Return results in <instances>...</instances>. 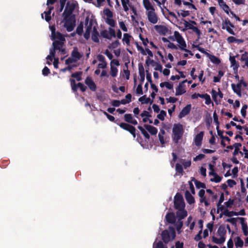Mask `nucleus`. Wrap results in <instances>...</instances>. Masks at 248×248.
I'll return each instance as SVG.
<instances>
[{
    "instance_id": "obj_63",
    "label": "nucleus",
    "mask_w": 248,
    "mask_h": 248,
    "mask_svg": "<svg viewBox=\"0 0 248 248\" xmlns=\"http://www.w3.org/2000/svg\"><path fill=\"white\" fill-rule=\"evenodd\" d=\"M199 39H198V37L197 39L195 41H194L192 43H191L192 46L193 48H197L200 46V43L199 42Z\"/></svg>"
},
{
    "instance_id": "obj_58",
    "label": "nucleus",
    "mask_w": 248,
    "mask_h": 248,
    "mask_svg": "<svg viewBox=\"0 0 248 248\" xmlns=\"http://www.w3.org/2000/svg\"><path fill=\"white\" fill-rule=\"evenodd\" d=\"M139 70L140 76L142 75V74H145L144 69L141 63H140L139 64Z\"/></svg>"
},
{
    "instance_id": "obj_5",
    "label": "nucleus",
    "mask_w": 248,
    "mask_h": 248,
    "mask_svg": "<svg viewBox=\"0 0 248 248\" xmlns=\"http://www.w3.org/2000/svg\"><path fill=\"white\" fill-rule=\"evenodd\" d=\"M227 231L225 227L221 225L218 228L217 234L216 236L212 237V241L217 244H222L224 243L226 240V235Z\"/></svg>"
},
{
    "instance_id": "obj_20",
    "label": "nucleus",
    "mask_w": 248,
    "mask_h": 248,
    "mask_svg": "<svg viewBox=\"0 0 248 248\" xmlns=\"http://www.w3.org/2000/svg\"><path fill=\"white\" fill-rule=\"evenodd\" d=\"M119 126L123 129L129 131L133 136L134 138L136 137V129L135 128L126 123H121Z\"/></svg>"
},
{
    "instance_id": "obj_37",
    "label": "nucleus",
    "mask_w": 248,
    "mask_h": 248,
    "mask_svg": "<svg viewBox=\"0 0 248 248\" xmlns=\"http://www.w3.org/2000/svg\"><path fill=\"white\" fill-rule=\"evenodd\" d=\"M146 129L152 135H156L157 133V129L155 127L150 125H145Z\"/></svg>"
},
{
    "instance_id": "obj_10",
    "label": "nucleus",
    "mask_w": 248,
    "mask_h": 248,
    "mask_svg": "<svg viewBox=\"0 0 248 248\" xmlns=\"http://www.w3.org/2000/svg\"><path fill=\"white\" fill-rule=\"evenodd\" d=\"M104 18L106 22L111 27L115 25V22L113 19V13L108 8H105L103 11Z\"/></svg>"
},
{
    "instance_id": "obj_36",
    "label": "nucleus",
    "mask_w": 248,
    "mask_h": 248,
    "mask_svg": "<svg viewBox=\"0 0 248 248\" xmlns=\"http://www.w3.org/2000/svg\"><path fill=\"white\" fill-rule=\"evenodd\" d=\"M242 144L240 143H235L233 144V148H234V152L233 153V155L234 156L236 155L239 153L241 154L242 155H243V153L241 151H239L240 147H241Z\"/></svg>"
},
{
    "instance_id": "obj_31",
    "label": "nucleus",
    "mask_w": 248,
    "mask_h": 248,
    "mask_svg": "<svg viewBox=\"0 0 248 248\" xmlns=\"http://www.w3.org/2000/svg\"><path fill=\"white\" fill-rule=\"evenodd\" d=\"M209 176L210 177V181L212 182L217 183H219L222 180V177L218 175L216 172L213 173L212 175Z\"/></svg>"
},
{
    "instance_id": "obj_48",
    "label": "nucleus",
    "mask_w": 248,
    "mask_h": 248,
    "mask_svg": "<svg viewBox=\"0 0 248 248\" xmlns=\"http://www.w3.org/2000/svg\"><path fill=\"white\" fill-rule=\"evenodd\" d=\"M120 43L119 41H118V40H116L115 41H114V42L111 43L109 46V48L110 49H111V48H112V49L116 48H117L120 46Z\"/></svg>"
},
{
    "instance_id": "obj_32",
    "label": "nucleus",
    "mask_w": 248,
    "mask_h": 248,
    "mask_svg": "<svg viewBox=\"0 0 248 248\" xmlns=\"http://www.w3.org/2000/svg\"><path fill=\"white\" fill-rule=\"evenodd\" d=\"M124 120L127 123L136 125L138 122L136 120L134 119L131 114H126L124 115Z\"/></svg>"
},
{
    "instance_id": "obj_55",
    "label": "nucleus",
    "mask_w": 248,
    "mask_h": 248,
    "mask_svg": "<svg viewBox=\"0 0 248 248\" xmlns=\"http://www.w3.org/2000/svg\"><path fill=\"white\" fill-rule=\"evenodd\" d=\"M205 157V155L204 154H200L197 155L194 158L193 160L194 161H198L202 160Z\"/></svg>"
},
{
    "instance_id": "obj_42",
    "label": "nucleus",
    "mask_w": 248,
    "mask_h": 248,
    "mask_svg": "<svg viewBox=\"0 0 248 248\" xmlns=\"http://www.w3.org/2000/svg\"><path fill=\"white\" fill-rule=\"evenodd\" d=\"M131 97L132 95L131 94L128 93L125 96V98L124 99H123L122 100V104L125 105L130 103L131 101Z\"/></svg>"
},
{
    "instance_id": "obj_30",
    "label": "nucleus",
    "mask_w": 248,
    "mask_h": 248,
    "mask_svg": "<svg viewBox=\"0 0 248 248\" xmlns=\"http://www.w3.org/2000/svg\"><path fill=\"white\" fill-rule=\"evenodd\" d=\"M141 117L142 118V120L144 123L149 122L150 124L152 123V120L149 118L151 116L148 111L144 110L140 114Z\"/></svg>"
},
{
    "instance_id": "obj_56",
    "label": "nucleus",
    "mask_w": 248,
    "mask_h": 248,
    "mask_svg": "<svg viewBox=\"0 0 248 248\" xmlns=\"http://www.w3.org/2000/svg\"><path fill=\"white\" fill-rule=\"evenodd\" d=\"M136 93L138 94H142V88L141 84L138 85L136 89Z\"/></svg>"
},
{
    "instance_id": "obj_19",
    "label": "nucleus",
    "mask_w": 248,
    "mask_h": 248,
    "mask_svg": "<svg viewBox=\"0 0 248 248\" xmlns=\"http://www.w3.org/2000/svg\"><path fill=\"white\" fill-rule=\"evenodd\" d=\"M70 83L72 90H73V92L76 91L78 88H79L81 91L83 92L85 91L86 89V87L81 83H78L77 85L74 79H70Z\"/></svg>"
},
{
    "instance_id": "obj_1",
    "label": "nucleus",
    "mask_w": 248,
    "mask_h": 248,
    "mask_svg": "<svg viewBox=\"0 0 248 248\" xmlns=\"http://www.w3.org/2000/svg\"><path fill=\"white\" fill-rule=\"evenodd\" d=\"M56 0H47L46 5L48 7V10L45 11L42 14V18L48 22L51 19V12L53 9V7L51 5L53 4ZM64 12L62 14L63 19L62 23L63 24L64 27L68 31H72L76 25V19L72 13L76 6V2L73 0H60V5L57 8V11L58 13L61 12L65 7Z\"/></svg>"
},
{
    "instance_id": "obj_22",
    "label": "nucleus",
    "mask_w": 248,
    "mask_h": 248,
    "mask_svg": "<svg viewBox=\"0 0 248 248\" xmlns=\"http://www.w3.org/2000/svg\"><path fill=\"white\" fill-rule=\"evenodd\" d=\"M203 135L204 132L201 131L195 136L194 138V143L196 146L200 147L201 146Z\"/></svg>"
},
{
    "instance_id": "obj_15",
    "label": "nucleus",
    "mask_w": 248,
    "mask_h": 248,
    "mask_svg": "<svg viewBox=\"0 0 248 248\" xmlns=\"http://www.w3.org/2000/svg\"><path fill=\"white\" fill-rule=\"evenodd\" d=\"M154 28L155 31L160 35H166L169 32V28L164 25H156Z\"/></svg>"
},
{
    "instance_id": "obj_4",
    "label": "nucleus",
    "mask_w": 248,
    "mask_h": 248,
    "mask_svg": "<svg viewBox=\"0 0 248 248\" xmlns=\"http://www.w3.org/2000/svg\"><path fill=\"white\" fill-rule=\"evenodd\" d=\"M185 132L183 124L177 123L174 124L172 128V139L173 142L178 143L182 138Z\"/></svg>"
},
{
    "instance_id": "obj_29",
    "label": "nucleus",
    "mask_w": 248,
    "mask_h": 248,
    "mask_svg": "<svg viewBox=\"0 0 248 248\" xmlns=\"http://www.w3.org/2000/svg\"><path fill=\"white\" fill-rule=\"evenodd\" d=\"M143 5L146 10V12H148V11H155L154 6L149 0H143Z\"/></svg>"
},
{
    "instance_id": "obj_27",
    "label": "nucleus",
    "mask_w": 248,
    "mask_h": 248,
    "mask_svg": "<svg viewBox=\"0 0 248 248\" xmlns=\"http://www.w3.org/2000/svg\"><path fill=\"white\" fill-rule=\"evenodd\" d=\"M166 219L167 221L171 224H174L175 226L176 220V217L175 215L173 213H169L166 215Z\"/></svg>"
},
{
    "instance_id": "obj_44",
    "label": "nucleus",
    "mask_w": 248,
    "mask_h": 248,
    "mask_svg": "<svg viewBox=\"0 0 248 248\" xmlns=\"http://www.w3.org/2000/svg\"><path fill=\"white\" fill-rule=\"evenodd\" d=\"M194 182L197 188H205L206 186L204 183H202L197 180H194Z\"/></svg>"
},
{
    "instance_id": "obj_23",
    "label": "nucleus",
    "mask_w": 248,
    "mask_h": 248,
    "mask_svg": "<svg viewBox=\"0 0 248 248\" xmlns=\"http://www.w3.org/2000/svg\"><path fill=\"white\" fill-rule=\"evenodd\" d=\"M242 227V230L245 236L248 235V227L246 219L244 217L239 218Z\"/></svg>"
},
{
    "instance_id": "obj_12",
    "label": "nucleus",
    "mask_w": 248,
    "mask_h": 248,
    "mask_svg": "<svg viewBox=\"0 0 248 248\" xmlns=\"http://www.w3.org/2000/svg\"><path fill=\"white\" fill-rule=\"evenodd\" d=\"M247 86V83L243 79H241L237 84L233 83L231 84L233 92L240 97L241 96L242 86L245 87Z\"/></svg>"
},
{
    "instance_id": "obj_45",
    "label": "nucleus",
    "mask_w": 248,
    "mask_h": 248,
    "mask_svg": "<svg viewBox=\"0 0 248 248\" xmlns=\"http://www.w3.org/2000/svg\"><path fill=\"white\" fill-rule=\"evenodd\" d=\"M167 247H164V245L161 241L155 243V242L153 244V248H166Z\"/></svg>"
},
{
    "instance_id": "obj_50",
    "label": "nucleus",
    "mask_w": 248,
    "mask_h": 248,
    "mask_svg": "<svg viewBox=\"0 0 248 248\" xmlns=\"http://www.w3.org/2000/svg\"><path fill=\"white\" fill-rule=\"evenodd\" d=\"M72 77L76 78L78 81H80L81 80V72H77L72 74Z\"/></svg>"
},
{
    "instance_id": "obj_14",
    "label": "nucleus",
    "mask_w": 248,
    "mask_h": 248,
    "mask_svg": "<svg viewBox=\"0 0 248 248\" xmlns=\"http://www.w3.org/2000/svg\"><path fill=\"white\" fill-rule=\"evenodd\" d=\"M146 15L148 21L151 23L155 24L158 22L159 18L155 11H148L146 12Z\"/></svg>"
},
{
    "instance_id": "obj_49",
    "label": "nucleus",
    "mask_w": 248,
    "mask_h": 248,
    "mask_svg": "<svg viewBox=\"0 0 248 248\" xmlns=\"http://www.w3.org/2000/svg\"><path fill=\"white\" fill-rule=\"evenodd\" d=\"M139 100L142 104H147L149 102L150 99L149 98H146L145 96H143L140 97Z\"/></svg>"
},
{
    "instance_id": "obj_59",
    "label": "nucleus",
    "mask_w": 248,
    "mask_h": 248,
    "mask_svg": "<svg viewBox=\"0 0 248 248\" xmlns=\"http://www.w3.org/2000/svg\"><path fill=\"white\" fill-rule=\"evenodd\" d=\"M238 63H232L231 67L233 68L234 74L237 73Z\"/></svg>"
},
{
    "instance_id": "obj_46",
    "label": "nucleus",
    "mask_w": 248,
    "mask_h": 248,
    "mask_svg": "<svg viewBox=\"0 0 248 248\" xmlns=\"http://www.w3.org/2000/svg\"><path fill=\"white\" fill-rule=\"evenodd\" d=\"M239 217L237 218H229L226 220V222H228L232 224L233 225H236L238 220Z\"/></svg>"
},
{
    "instance_id": "obj_47",
    "label": "nucleus",
    "mask_w": 248,
    "mask_h": 248,
    "mask_svg": "<svg viewBox=\"0 0 248 248\" xmlns=\"http://www.w3.org/2000/svg\"><path fill=\"white\" fill-rule=\"evenodd\" d=\"M166 116V112L164 110L160 111V113L157 115V117L158 119L161 121L164 120L165 117Z\"/></svg>"
},
{
    "instance_id": "obj_25",
    "label": "nucleus",
    "mask_w": 248,
    "mask_h": 248,
    "mask_svg": "<svg viewBox=\"0 0 248 248\" xmlns=\"http://www.w3.org/2000/svg\"><path fill=\"white\" fill-rule=\"evenodd\" d=\"M186 92L185 86L183 83H180L176 88L175 95L179 96L183 94Z\"/></svg>"
},
{
    "instance_id": "obj_18",
    "label": "nucleus",
    "mask_w": 248,
    "mask_h": 248,
    "mask_svg": "<svg viewBox=\"0 0 248 248\" xmlns=\"http://www.w3.org/2000/svg\"><path fill=\"white\" fill-rule=\"evenodd\" d=\"M218 92H217L214 90H212L211 91L212 98L216 104H218L223 97V94L219 89H218Z\"/></svg>"
},
{
    "instance_id": "obj_57",
    "label": "nucleus",
    "mask_w": 248,
    "mask_h": 248,
    "mask_svg": "<svg viewBox=\"0 0 248 248\" xmlns=\"http://www.w3.org/2000/svg\"><path fill=\"white\" fill-rule=\"evenodd\" d=\"M224 207L220 205L219 203H218L217 205V213L219 214L220 212H222L225 210Z\"/></svg>"
},
{
    "instance_id": "obj_24",
    "label": "nucleus",
    "mask_w": 248,
    "mask_h": 248,
    "mask_svg": "<svg viewBox=\"0 0 248 248\" xmlns=\"http://www.w3.org/2000/svg\"><path fill=\"white\" fill-rule=\"evenodd\" d=\"M85 82L91 91L94 92L96 90V86L91 78L87 77Z\"/></svg>"
},
{
    "instance_id": "obj_39",
    "label": "nucleus",
    "mask_w": 248,
    "mask_h": 248,
    "mask_svg": "<svg viewBox=\"0 0 248 248\" xmlns=\"http://www.w3.org/2000/svg\"><path fill=\"white\" fill-rule=\"evenodd\" d=\"M72 56L74 61H78L79 60L80 58L82 56V55L78 52L77 48H74L72 53Z\"/></svg>"
},
{
    "instance_id": "obj_33",
    "label": "nucleus",
    "mask_w": 248,
    "mask_h": 248,
    "mask_svg": "<svg viewBox=\"0 0 248 248\" xmlns=\"http://www.w3.org/2000/svg\"><path fill=\"white\" fill-rule=\"evenodd\" d=\"M185 197H186V202L189 204H191L195 202V199H194L193 196L187 190H186L185 192Z\"/></svg>"
},
{
    "instance_id": "obj_40",
    "label": "nucleus",
    "mask_w": 248,
    "mask_h": 248,
    "mask_svg": "<svg viewBox=\"0 0 248 248\" xmlns=\"http://www.w3.org/2000/svg\"><path fill=\"white\" fill-rule=\"evenodd\" d=\"M224 215L227 217H231L233 216H238V213L234 211H230L228 209L224 210Z\"/></svg>"
},
{
    "instance_id": "obj_2",
    "label": "nucleus",
    "mask_w": 248,
    "mask_h": 248,
    "mask_svg": "<svg viewBox=\"0 0 248 248\" xmlns=\"http://www.w3.org/2000/svg\"><path fill=\"white\" fill-rule=\"evenodd\" d=\"M49 29L51 31L52 39L55 41L53 43V48L50 49L49 55L46 57L48 61L58 62L59 60L54 57L55 49H61L62 47V42L65 40L64 37L60 32H55V27L53 26H50Z\"/></svg>"
},
{
    "instance_id": "obj_53",
    "label": "nucleus",
    "mask_w": 248,
    "mask_h": 248,
    "mask_svg": "<svg viewBox=\"0 0 248 248\" xmlns=\"http://www.w3.org/2000/svg\"><path fill=\"white\" fill-rule=\"evenodd\" d=\"M119 25L121 29L124 31L126 32L127 31V29L123 21H120L119 22Z\"/></svg>"
},
{
    "instance_id": "obj_21",
    "label": "nucleus",
    "mask_w": 248,
    "mask_h": 248,
    "mask_svg": "<svg viewBox=\"0 0 248 248\" xmlns=\"http://www.w3.org/2000/svg\"><path fill=\"white\" fill-rule=\"evenodd\" d=\"M101 35L105 38L110 39L115 37V31L111 28H109L108 30L104 31L101 32Z\"/></svg>"
},
{
    "instance_id": "obj_8",
    "label": "nucleus",
    "mask_w": 248,
    "mask_h": 248,
    "mask_svg": "<svg viewBox=\"0 0 248 248\" xmlns=\"http://www.w3.org/2000/svg\"><path fill=\"white\" fill-rule=\"evenodd\" d=\"M196 24V22L194 21L191 20L187 21L186 20H184V25L185 28L182 29V31H185L187 30H191L198 36V39H200L202 32L197 27L195 26Z\"/></svg>"
},
{
    "instance_id": "obj_41",
    "label": "nucleus",
    "mask_w": 248,
    "mask_h": 248,
    "mask_svg": "<svg viewBox=\"0 0 248 248\" xmlns=\"http://www.w3.org/2000/svg\"><path fill=\"white\" fill-rule=\"evenodd\" d=\"M131 36L127 33H124V34L123 42L124 44H125L126 45H129L130 40Z\"/></svg>"
},
{
    "instance_id": "obj_35",
    "label": "nucleus",
    "mask_w": 248,
    "mask_h": 248,
    "mask_svg": "<svg viewBox=\"0 0 248 248\" xmlns=\"http://www.w3.org/2000/svg\"><path fill=\"white\" fill-rule=\"evenodd\" d=\"M235 246L237 248H241L243 247L244 242L240 236H237L234 239Z\"/></svg>"
},
{
    "instance_id": "obj_28",
    "label": "nucleus",
    "mask_w": 248,
    "mask_h": 248,
    "mask_svg": "<svg viewBox=\"0 0 248 248\" xmlns=\"http://www.w3.org/2000/svg\"><path fill=\"white\" fill-rule=\"evenodd\" d=\"M197 49L200 52L205 54L208 57H209L210 60L212 62H219L217 58L212 55H210L207 52L205 51L204 49L199 46Z\"/></svg>"
},
{
    "instance_id": "obj_17",
    "label": "nucleus",
    "mask_w": 248,
    "mask_h": 248,
    "mask_svg": "<svg viewBox=\"0 0 248 248\" xmlns=\"http://www.w3.org/2000/svg\"><path fill=\"white\" fill-rule=\"evenodd\" d=\"M233 27V25L231 24L228 19H225L222 24V29L226 30L229 33L232 35H234V32L232 29Z\"/></svg>"
},
{
    "instance_id": "obj_60",
    "label": "nucleus",
    "mask_w": 248,
    "mask_h": 248,
    "mask_svg": "<svg viewBox=\"0 0 248 248\" xmlns=\"http://www.w3.org/2000/svg\"><path fill=\"white\" fill-rule=\"evenodd\" d=\"M177 98L174 97H170L169 98H166V100L168 103H174L177 101Z\"/></svg>"
},
{
    "instance_id": "obj_54",
    "label": "nucleus",
    "mask_w": 248,
    "mask_h": 248,
    "mask_svg": "<svg viewBox=\"0 0 248 248\" xmlns=\"http://www.w3.org/2000/svg\"><path fill=\"white\" fill-rule=\"evenodd\" d=\"M122 100L121 101L117 100H114L111 102V105L113 107H117L120 106L121 104H122Z\"/></svg>"
},
{
    "instance_id": "obj_43",
    "label": "nucleus",
    "mask_w": 248,
    "mask_h": 248,
    "mask_svg": "<svg viewBox=\"0 0 248 248\" xmlns=\"http://www.w3.org/2000/svg\"><path fill=\"white\" fill-rule=\"evenodd\" d=\"M180 162L183 164L185 169H186V168L189 167L191 164V162L190 159H189L187 160L182 159L180 161Z\"/></svg>"
},
{
    "instance_id": "obj_13",
    "label": "nucleus",
    "mask_w": 248,
    "mask_h": 248,
    "mask_svg": "<svg viewBox=\"0 0 248 248\" xmlns=\"http://www.w3.org/2000/svg\"><path fill=\"white\" fill-rule=\"evenodd\" d=\"M174 204L176 209L185 208V203L181 195L177 194L174 197Z\"/></svg>"
},
{
    "instance_id": "obj_64",
    "label": "nucleus",
    "mask_w": 248,
    "mask_h": 248,
    "mask_svg": "<svg viewBox=\"0 0 248 248\" xmlns=\"http://www.w3.org/2000/svg\"><path fill=\"white\" fill-rule=\"evenodd\" d=\"M233 242L232 238H230L227 242V248H233Z\"/></svg>"
},
{
    "instance_id": "obj_9",
    "label": "nucleus",
    "mask_w": 248,
    "mask_h": 248,
    "mask_svg": "<svg viewBox=\"0 0 248 248\" xmlns=\"http://www.w3.org/2000/svg\"><path fill=\"white\" fill-rule=\"evenodd\" d=\"M173 37L174 38V40L177 42V46L181 50H185L186 48V44L182 35L178 31H174ZM170 38L174 40L172 37Z\"/></svg>"
},
{
    "instance_id": "obj_38",
    "label": "nucleus",
    "mask_w": 248,
    "mask_h": 248,
    "mask_svg": "<svg viewBox=\"0 0 248 248\" xmlns=\"http://www.w3.org/2000/svg\"><path fill=\"white\" fill-rule=\"evenodd\" d=\"M160 87L162 89L165 88L168 90H173V85L169 82H163L160 83Z\"/></svg>"
},
{
    "instance_id": "obj_26",
    "label": "nucleus",
    "mask_w": 248,
    "mask_h": 248,
    "mask_svg": "<svg viewBox=\"0 0 248 248\" xmlns=\"http://www.w3.org/2000/svg\"><path fill=\"white\" fill-rule=\"evenodd\" d=\"M191 108V105L190 104L187 105L186 107H185L180 112L179 114V117L180 118H182L184 117L185 116L187 115Z\"/></svg>"
},
{
    "instance_id": "obj_52",
    "label": "nucleus",
    "mask_w": 248,
    "mask_h": 248,
    "mask_svg": "<svg viewBox=\"0 0 248 248\" xmlns=\"http://www.w3.org/2000/svg\"><path fill=\"white\" fill-rule=\"evenodd\" d=\"M167 47L175 50H177L178 48V46L173 43L169 42L168 44H167Z\"/></svg>"
},
{
    "instance_id": "obj_62",
    "label": "nucleus",
    "mask_w": 248,
    "mask_h": 248,
    "mask_svg": "<svg viewBox=\"0 0 248 248\" xmlns=\"http://www.w3.org/2000/svg\"><path fill=\"white\" fill-rule=\"evenodd\" d=\"M227 183L228 185L231 187H233L234 185H236V182H235V181L232 179L228 180Z\"/></svg>"
},
{
    "instance_id": "obj_51",
    "label": "nucleus",
    "mask_w": 248,
    "mask_h": 248,
    "mask_svg": "<svg viewBox=\"0 0 248 248\" xmlns=\"http://www.w3.org/2000/svg\"><path fill=\"white\" fill-rule=\"evenodd\" d=\"M175 170L177 172L182 174L183 172V169L181 164L177 163L175 167Z\"/></svg>"
},
{
    "instance_id": "obj_6",
    "label": "nucleus",
    "mask_w": 248,
    "mask_h": 248,
    "mask_svg": "<svg viewBox=\"0 0 248 248\" xmlns=\"http://www.w3.org/2000/svg\"><path fill=\"white\" fill-rule=\"evenodd\" d=\"M177 210L176 217L177 218V220L175 223V227L178 233L179 234L181 232V229L183 225L182 219L186 217L187 214L185 208Z\"/></svg>"
},
{
    "instance_id": "obj_34",
    "label": "nucleus",
    "mask_w": 248,
    "mask_h": 248,
    "mask_svg": "<svg viewBox=\"0 0 248 248\" xmlns=\"http://www.w3.org/2000/svg\"><path fill=\"white\" fill-rule=\"evenodd\" d=\"M111 64V75L113 77H115L117 76L118 70L115 66H118L119 63H110Z\"/></svg>"
},
{
    "instance_id": "obj_16",
    "label": "nucleus",
    "mask_w": 248,
    "mask_h": 248,
    "mask_svg": "<svg viewBox=\"0 0 248 248\" xmlns=\"http://www.w3.org/2000/svg\"><path fill=\"white\" fill-rule=\"evenodd\" d=\"M121 3L124 12H127L131 10L133 13L136 14V10L130 2L129 0H121Z\"/></svg>"
},
{
    "instance_id": "obj_11",
    "label": "nucleus",
    "mask_w": 248,
    "mask_h": 248,
    "mask_svg": "<svg viewBox=\"0 0 248 248\" xmlns=\"http://www.w3.org/2000/svg\"><path fill=\"white\" fill-rule=\"evenodd\" d=\"M198 195L200 197V202L201 203H204L206 206L210 204L211 198L210 196L205 194V191L204 189H201L199 191Z\"/></svg>"
},
{
    "instance_id": "obj_61",
    "label": "nucleus",
    "mask_w": 248,
    "mask_h": 248,
    "mask_svg": "<svg viewBox=\"0 0 248 248\" xmlns=\"http://www.w3.org/2000/svg\"><path fill=\"white\" fill-rule=\"evenodd\" d=\"M202 233V230H201L198 233L197 235H196L194 237V240L195 241H199L202 239V236H201Z\"/></svg>"
},
{
    "instance_id": "obj_7",
    "label": "nucleus",
    "mask_w": 248,
    "mask_h": 248,
    "mask_svg": "<svg viewBox=\"0 0 248 248\" xmlns=\"http://www.w3.org/2000/svg\"><path fill=\"white\" fill-rule=\"evenodd\" d=\"M162 239L164 243H168L172 241L175 237V231L172 227H170L168 230H164L161 233Z\"/></svg>"
},
{
    "instance_id": "obj_3",
    "label": "nucleus",
    "mask_w": 248,
    "mask_h": 248,
    "mask_svg": "<svg viewBox=\"0 0 248 248\" xmlns=\"http://www.w3.org/2000/svg\"><path fill=\"white\" fill-rule=\"evenodd\" d=\"M85 32L84 34V37L88 40L90 34H92V39L94 42H99V34L96 29V23L92 19L89 17L86 18L85 21Z\"/></svg>"
}]
</instances>
